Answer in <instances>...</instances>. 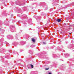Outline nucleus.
<instances>
[{
	"label": "nucleus",
	"instance_id": "f257e3e1",
	"mask_svg": "<svg viewBox=\"0 0 74 74\" xmlns=\"http://www.w3.org/2000/svg\"><path fill=\"white\" fill-rule=\"evenodd\" d=\"M32 40L33 42H36V40L34 38H32Z\"/></svg>",
	"mask_w": 74,
	"mask_h": 74
},
{
	"label": "nucleus",
	"instance_id": "f03ea898",
	"mask_svg": "<svg viewBox=\"0 0 74 74\" xmlns=\"http://www.w3.org/2000/svg\"><path fill=\"white\" fill-rule=\"evenodd\" d=\"M56 21L58 22H61V19H57Z\"/></svg>",
	"mask_w": 74,
	"mask_h": 74
},
{
	"label": "nucleus",
	"instance_id": "7ed1b4c3",
	"mask_svg": "<svg viewBox=\"0 0 74 74\" xmlns=\"http://www.w3.org/2000/svg\"><path fill=\"white\" fill-rule=\"evenodd\" d=\"M21 43H22L23 45H24V44H26V42L23 41L21 42Z\"/></svg>",
	"mask_w": 74,
	"mask_h": 74
},
{
	"label": "nucleus",
	"instance_id": "20e7f679",
	"mask_svg": "<svg viewBox=\"0 0 74 74\" xmlns=\"http://www.w3.org/2000/svg\"><path fill=\"white\" fill-rule=\"evenodd\" d=\"M30 65L31 66V68H32V69H33V65H32V64H30Z\"/></svg>",
	"mask_w": 74,
	"mask_h": 74
},
{
	"label": "nucleus",
	"instance_id": "39448f33",
	"mask_svg": "<svg viewBox=\"0 0 74 74\" xmlns=\"http://www.w3.org/2000/svg\"><path fill=\"white\" fill-rule=\"evenodd\" d=\"M49 68H47L45 69V70H49Z\"/></svg>",
	"mask_w": 74,
	"mask_h": 74
},
{
	"label": "nucleus",
	"instance_id": "423d86ee",
	"mask_svg": "<svg viewBox=\"0 0 74 74\" xmlns=\"http://www.w3.org/2000/svg\"><path fill=\"white\" fill-rule=\"evenodd\" d=\"M31 47L32 48H33V47H34V45H32Z\"/></svg>",
	"mask_w": 74,
	"mask_h": 74
},
{
	"label": "nucleus",
	"instance_id": "0eeeda50",
	"mask_svg": "<svg viewBox=\"0 0 74 74\" xmlns=\"http://www.w3.org/2000/svg\"><path fill=\"white\" fill-rule=\"evenodd\" d=\"M38 39H39V40H40V37H39V36H38Z\"/></svg>",
	"mask_w": 74,
	"mask_h": 74
},
{
	"label": "nucleus",
	"instance_id": "6e6552de",
	"mask_svg": "<svg viewBox=\"0 0 74 74\" xmlns=\"http://www.w3.org/2000/svg\"><path fill=\"white\" fill-rule=\"evenodd\" d=\"M18 22L19 23H21V22L19 21H18Z\"/></svg>",
	"mask_w": 74,
	"mask_h": 74
},
{
	"label": "nucleus",
	"instance_id": "1a4fd4ad",
	"mask_svg": "<svg viewBox=\"0 0 74 74\" xmlns=\"http://www.w3.org/2000/svg\"><path fill=\"white\" fill-rule=\"evenodd\" d=\"M48 74H52V73H49Z\"/></svg>",
	"mask_w": 74,
	"mask_h": 74
},
{
	"label": "nucleus",
	"instance_id": "9d476101",
	"mask_svg": "<svg viewBox=\"0 0 74 74\" xmlns=\"http://www.w3.org/2000/svg\"><path fill=\"white\" fill-rule=\"evenodd\" d=\"M72 32H71V33H69V34H71V33Z\"/></svg>",
	"mask_w": 74,
	"mask_h": 74
},
{
	"label": "nucleus",
	"instance_id": "9b49d317",
	"mask_svg": "<svg viewBox=\"0 0 74 74\" xmlns=\"http://www.w3.org/2000/svg\"><path fill=\"white\" fill-rule=\"evenodd\" d=\"M43 44H45V42L43 43Z\"/></svg>",
	"mask_w": 74,
	"mask_h": 74
},
{
	"label": "nucleus",
	"instance_id": "f8f14e48",
	"mask_svg": "<svg viewBox=\"0 0 74 74\" xmlns=\"http://www.w3.org/2000/svg\"><path fill=\"white\" fill-rule=\"evenodd\" d=\"M11 32H13V31H12V30H11Z\"/></svg>",
	"mask_w": 74,
	"mask_h": 74
},
{
	"label": "nucleus",
	"instance_id": "ddd939ff",
	"mask_svg": "<svg viewBox=\"0 0 74 74\" xmlns=\"http://www.w3.org/2000/svg\"><path fill=\"white\" fill-rule=\"evenodd\" d=\"M1 29L0 28V31H1Z\"/></svg>",
	"mask_w": 74,
	"mask_h": 74
},
{
	"label": "nucleus",
	"instance_id": "4468645a",
	"mask_svg": "<svg viewBox=\"0 0 74 74\" xmlns=\"http://www.w3.org/2000/svg\"><path fill=\"white\" fill-rule=\"evenodd\" d=\"M9 45H10L9 44H8V46H9Z\"/></svg>",
	"mask_w": 74,
	"mask_h": 74
}]
</instances>
